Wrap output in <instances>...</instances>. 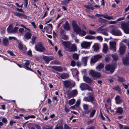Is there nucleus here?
Instances as JSON below:
<instances>
[{"instance_id": "nucleus-1", "label": "nucleus", "mask_w": 129, "mask_h": 129, "mask_svg": "<svg viewBox=\"0 0 129 129\" xmlns=\"http://www.w3.org/2000/svg\"><path fill=\"white\" fill-rule=\"evenodd\" d=\"M110 33L112 35L116 36L122 35V34L121 31L115 26H113L110 31Z\"/></svg>"}, {"instance_id": "nucleus-2", "label": "nucleus", "mask_w": 129, "mask_h": 129, "mask_svg": "<svg viewBox=\"0 0 129 129\" xmlns=\"http://www.w3.org/2000/svg\"><path fill=\"white\" fill-rule=\"evenodd\" d=\"M35 50L40 52H43L45 51V49L43 46L42 43L40 42L37 43L35 47Z\"/></svg>"}, {"instance_id": "nucleus-3", "label": "nucleus", "mask_w": 129, "mask_h": 129, "mask_svg": "<svg viewBox=\"0 0 129 129\" xmlns=\"http://www.w3.org/2000/svg\"><path fill=\"white\" fill-rule=\"evenodd\" d=\"M63 84L66 88H72L75 86V83L72 81L66 80L63 81Z\"/></svg>"}, {"instance_id": "nucleus-4", "label": "nucleus", "mask_w": 129, "mask_h": 129, "mask_svg": "<svg viewBox=\"0 0 129 129\" xmlns=\"http://www.w3.org/2000/svg\"><path fill=\"white\" fill-rule=\"evenodd\" d=\"M84 109V113L85 114H89L90 112L91 108V106L87 104H84L83 106Z\"/></svg>"}, {"instance_id": "nucleus-5", "label": "nucleus", "mask_w": 129, "mask_h": 129, "mask_svg": "<svg viewBox=\"0 0 129 129\" xmlns=\"http://www.w3.org/2000/svg\"><path fill=\"white\" fill-rule=\"evenodd\" d=\"M95 99L92 93H90L88 96L84 98L83 100L86 102H92L94 101Z\"/></svg>"}, {"instance_id": "nucleus-6", "label": "nucleus", "mask_w": 129, "mask_h": 129, "mask_svg": "<svg viewBox=\"0 0 129 129\" xmlns=\"http://www.w3.org/2000/svg\"><path fill=\"white\" fill-rule=\"evenodd\" d=\"M122 29L123 30L125 33L126 34H129V27L127 25V23L125 22H122L121 24Z\"/></svg>"}, {"instance_id": "nucleus-7", "label": "nucleus", "mask_w": 129, "mask_h": 129, "mask_svg": "<svg viewBox=\"0 0 129 129\" xmlns=\"http://www.w3.org/2000/svg\"><path fill=\"white\" fill-rule=\"evenodd\" d=\"M78 93V91L76 89H75L69 91L67 93V95L68 98L69 99L72 97L76 96Z\"/></svg>"}, {"instance_id": "nucleus-8", "label": "nucleus", "mask_w": 129, "mask_h": 129, "mask_svg": "<svg viewBox=\"0 0 129 129\" xmlns=\"http://www.w3.org/2000/svg\"><path fill=\"white\" fill-rule=\"evenodd\" d=\"M122 60L124 65L127 66L129 64V51L128 52L127 54L125 57L122 58Z\"/></svg>"}, {"instance_id": "nucleus-9", "label": "nucleus", "mask_w": 129, "mask_h": 129, "mask_svg": "<svg viewBox=\"0 0 129 129\" xmlns=\"http://www.w3.org/2000/svg\"><path fill=\"white\" fill-rule=\"evenodd\" d=\"M18 29V28L17 27H15L14 28H13L12 25H10L7 28V30L8 33H11L16 32Z\"/></svg>"}, {"instance_id": "nucleus-10", "label": "nucleus", "mask_w": 129, "mask_h": 129, "mask_svg": "<svg viewBox=\"0 0 129 129\" xmlns=\"http://www.w3.org/2000/svg\"><path fill=\"white\" fill-rule=\"evenodd\" d=\"M102 56L101 55H97L93 56L90 60V63H95L98 60L101 58Z\"/></svg>"}, {"instance_id": "nucleus-11", "label": "nucleus", "mask_w": 129, "mask_h": 129, "mask_svg": "<svg viewBox=\"0 0 129 129\" xmlns=\"http://www.w3.org/2000/svg\"><path fill=\"white\" fill-rule=\"evenodd\" d=\"M103 26H101L98 28L97 31L98 33H101L105 36H108V34L107 32V30L106 28L102 29Z\"/></svg>"}, {"instance_id": "nucleus-12", "label": "nucleus", "mask_w": 129, "mask_h": 129, "mask_svg": "<svg viewBox=\"0 0 129 129\" xmlns=\"http://www.w3.org/2000/svg\"><path fill=\"white\" fill-rule=\"evenodd\" d=\"M80 86L81 90H82L86 89L90 90L91 89L90 87L85 83H82L80 84Z\"/></svg>"}, {"instance_id": "nucleus-13", "label": "nucleus", "mask_w": 129, "mask_h": 129, "mask_svg": "<svg viewBox=\"0 0 129 129\" xmlns=\"http://www.w3.org/2000/svg\"><path fill=\"white\" fill-rule=\"evenodd\" d=\"M77 51V48L76 45L75 44H71V45L69 47L67 51L69 52H74Z\"/></svg>"}, {"instance_id": "nucleus-14", "label": "nucleus", "mask_w": 129, "mask_h": 129, "mask_svg": "<svg viewBox=\"0 0 129 129\" xmlns=\"http://www.w3.org/2000/svg\"><path fill=\"white\" fill-rule=\"evenodd\" d=\"M72 26L74 31L76 33L78 34L80 29L77 26V24L74 21H73L72 22Z\"/></svg>"}, {"instance_id": "nucleus-15", "label": "nucleus", "mask_w": 129, "mask_h": 129, "mask_svg": "<svg viewBox=\"0 0 129 129\" xmlns=\"http://www.w3.org/2000/svg\"><path fill=\"white\" fill-rule=\"evenodd\" d=\"M90 74L93 77H100L101 75L100 73L98 72L93 70H91L90 71Z\"/></svg>"}, {"instance_id": "nucleus-16", "label": "nucleus", "mask_w": 129, "mask_h": 129, "mask_svg": "<svg viewBox=\"0 0 129 129\" xmlns=\"http://www.w3.org/2000/svg\"><path fill=\"white\" fill-rule=\"evenodd\" d=\"M91 45V43L89 42L84 41L81 44V47L83 48L87 49Z\"/></svg>"}, {"instance_id": "nucleus-17", "label": "nucleus", "mask_w": 129, "mask_h": 129, "mask_svg": "<svg viewBox=\"0 0 129 129\" xmlns=\"http://www.w3.org/2000/svg\"><path fill=\"white\" fill-rule=\"evenodd\" d=\"M105 68L107 71H110L111 73H112L114 71L115 68L114 67L110 64H108L105 66Z\"/></svg>"}, {"instance_id": "nucleus-18", "label": "nucleus", "mask_w": 129, "mask_h": 129, "mask_svg": "<svg viewBox=\"0 0 129 129\" xmlns=\"http://www.w3.org/2000/svg\"><path fill=\"white\" fill-rule=\"evenodd\" d=\"M42 59L46 62V63L48 64L49 61L54 59V57L52 56H44L43 57Z\"/></svg>"}, {"instance_id": "nucleus-19", "label": "nucleus", "mask_w": 129, "mask_h": 129, "mask_svg": "<svg viewBox=\"0 0 129 129\" xmlns=\"http://www.w3.org/2000/svg\"><path fill=\"white\" fill-rule=\"evenodd\" d=\"M110 47V48L113 50L114 52L116 50V42L115 41L111 42L109 43Z\"/></svg>"}, {"instance_id": "nucleus-20", "label": "nucleus", "mask_w": 129, "mask_h": 129, "mask_svg": "<svg viewBox=\"0 0 129 129\" xmlns=\"http://www.w3.org/2000/svg\"><path fill=\"white\" fill-rule=\"evenodd\" d=\"M62 43L65 48V50L67 51L71 43L69 42H66L63 41H62Z\"/></svg>"}, {"instance_id": "nucleus-21", "label": "nucleus", "mask_w": 129, "mask_h": 129, "mask_svg": "<svg viewBox=\"0 0 129 129\" xmlns=\"http://www.w3.org/2000/svg\"><path fill=\"white\" fill-rule=\"evenodd\" d=\"M62 43L65 48V50L67 51L71 43L69 42H66L63 41H62Z\"/></svg>"}, {"instance_id": "nucleus-22", "label": "nucleus", "mask_w": 129, "mask_h": 129, "mask_svg": "<svg viewBox=\"0 0 129 129\" xmlns=\"http://www.w3.org/2000/svg\"><path fill=\"white\" fill-rule=\"evenodd\" d=\"M125 46L121 45L120 46L119 52L120 54H123L125 53Z\"/></svg>"}, {"instance_id": "nucleus-23", "label": "nucleus", "mask_w": 129, "mask_h": 129, "mask_svg": "<svg viewBox=\"0 0 129 129\" xmlns=\"http://www.w3.org/2000/svg\"><path fill=\"white\" fill-rule=\"evenodd\" d=\"M116 103L117 104H120L122 101V100L121 99L120 96L117 95L115 98Z\"/></svg>"}, {"instance_id": "nucleus-24", "label": "nucleus", "mask_w": 129, "mask_h": 129, "mask_svg": "<svg viewBox=\"0 0 129 129\" xmlns=\"http://www.w3.org/2000/svg\"><path fill=\"white\" fill-rule=\"evenodd\" d=\"M88 58V56H85L82 57V61L84 63V66H86V63Z\"/></svg>"}, {"instance_id": "nucleus-25", "label": "nucleus", "mask_w": 129, "mask_h": 129, "mask_svg": "<svg viewBox=\"0 0 129 129\" xmlns=\"http://www.w3.org/2000/svg\"><path fill=\"white\" fill-rule=\"evenodd\" d=\"M104 18L107 19L108 20H110L111 19H115V18H114L112 16H109L108 15L106 14H105L103 15V17Z\"/></svg>"}, {"instance_id": "nucleus-26", "label": "nucleus", "mask_w": 129, "mask_h": 129, "mask_svg": "<svg viewBox=\"0 0 129 129\" xmlns=\"http://www.w3.org/2000/svg\"><path fill=\"white\" fill-rule=\"evenodd\" d=\"M83 79L84 80L85 82L88 83H90L91 82V79L86 76H84L83 77Z\"/></svg>"}, {"instance_id": "nucleus-27", "label": "nucleus", "mask_w": 129, "mask_h": 129, "mask_svg": "<svg viewBox=\"0 0 129 129\" xmlns=\"http://www.w3.org/2000/svg\"><path fill=\"white\" fill-rule=\"evenodd\" d=\"M103 46V52L104 53L106 54V53L108 49V48L107 46V45L105 43L104 44Z\"/></svg>"}, {"instance_id": "nucleus-28", "label": "nucleus", "mask_w": 129, "mask_h": 129, "mask_svg": "<svg viewBox=\"0 0 129 129\" xmlns=\"http://www.w3.org/2000/svg\"><path fill=\"white\" fill-rule=\"evenodd\" d=\"M78 34L80 36H83L86 35V32L82 29H80L79 33Z\"/></svg>"}, {"instance_id": "nucleus-29", "label": "nucleus", "mask_w": 129, "mask_h": 129, "mask_svg": "<svg viewBox=\"0 0 129 129\" xmlns=\"http://www.w3.org/2000/svg\"><path fill=\"white\" fill-rule=\"evenodd\" d=\"M60 77L62 79H65L67 78L69 76V75L66 73H64L62 74H60Z\"/></svg>"}, {"instance_id": "nucleus-30", "label": "nucleus", "mask_w": 129, "mask_h": 129, "mask_svg": "<svg viewBox=\"0 0 129 129\" xmlns=\"http://www.w3.org/2000/svg\"><path fill=\"white\" fill-rule=\"evenodd\" d=\"M3 44L4 46H7L9 44L8 39L6 38H3Z\"/></svg>"}, {"instance_id": "nucleus-31", "label": "nucleus", "mask_w": 129, "mask_h": 129, "mask_svg": "<svg viewBox=\"0 0 129 129\" xmlns=\"http://www.w3.org/2000/svg\"><path fill=\"white\" fill-rule=\"evenodd\" d=\"M117 113L121 114L123 112V110L122 108L119 107L116 109Z\"/></svg>"}, {"instance_id": "nucleus-32", "label": "nucleus", "mask_w": 129, "mask_h": 129, "mask_svg": "<svg viewBox=\"0 0 129 129\" xmlns=\"http://www.w3.org/2000/svg\"><path fill=\"white\" fill-rule=\"evenodd\" d=\"M53 68L59 72H62L63 70L62 68L60 66L54 67Z\"/></svg>"}, {"instance_id": "nucleus-33", "label": "nucleus", "mask_w": 129, "mask_h": 129, "mask_svg": "<svg viewBox=\"0 0 129 129\" xmlns=\"http://www.w3.org/2000/svg\"><path fill=\"white\" fill-rule=\"evenodd\" d=\"M104 66V65L102 63H101L96 67V69L98 71H100L102 69Z\"/></svg>"}, {"instance_id": "nucleus-34", "label": "nucleus", "mask_w": 129, "mask_h": 129, "mask_svg": "<svg viewBox=\"0 0 129 129\" xmlns=\"http://www.w3.org/2000/svg\"><path fill=\"white\" fill-rule=\"evenodd\" d=\"M66 30H69L70 29V27L67 21L65 22L64 25L63 27Z\"/></svg>"}, {"instance_id": "nucleus-35", "label": "nucleus", "mask_w": 129, "mask_h": 129, "mask_svg": "<svg viewBox=\"0 0 129 129\" xmlns=\"http://www.w3.org/2000/svg\"><path fill=\"white\" fill-rule=\"evenodd\" d=\"M119 127L120 129H129V127L128 126L123 125L120 124H119Z\"/></svg>"}, {"instance_id": "nucleus-36", "label": "nucleus", "mask_w": 129, "mask_h": 129, "mask_svg": "<svg viewBox=\"0 0 129 129\" xmlns=\"http://www.w3.org/2000/svg\"><path fill=\"white\" fill-rule=\"evenodd\" d=\"M125 80V79L123 77L118 76V79H117L118 81L122 82H124Z\"/></svg>"}, {"instance_id": "nucleus-37", "label": "nucleus", "mask_w": 129, "mask_h": 129, "mask_svg": "<svg viewBox=\"0 0 129 129\" xmlns=\"http://www.w3.org/2000/svg\"><path fill=\"white\" fill-rule=\"evenodd\" d=\"M92 47L94 51H98L99 50V46L96 44H94L93 46Z\"/></svg>"}, {"instance_id": "nucleus-38", "label": "nucleus", "mask_w": 129, "mask_h": 129, "mask_svg": "<svg viewBox=\"0 0 129 129\" xmlns=\"http://www.w3.org/2000/svg\"><path fill=\"white\" fill-rule=\"evenodd\" d=\"M31 34L29 33H26L25 34V38L26 39H29L31 38Z\"/></svg>"}, {"instance_id": "nucleus-39", "label": "nucleus", "mask_w": 129, "mask_h": 129, "mask_svg": "<svg viewBox=\"0 0 129 129\" xmlns=\"http://www.w3.org/2000/svg\"><path fill=\"white\" fill-rule=\"evenodd\" d=\"M50 63L52 64H60V63L59 61L57 60H54L51 62Z\"/></svg>"}, {"instance_id": "nucleus-40", "label": "nucleus", "mask_w": 129, "mask_h": 129, "mask_svg": "<svg viewBox=\"0 0 129 129\" xmlns=\"http://www.w3.org/2000/svg\"><path fill=\"white\" fill-rule=\"evenodd\" d=\"M85 38L86 39L89 40L94 39L95 38V37L94 36L90 35L86 36L85 37Z\"/></svg>"}, {"instance_id": "nucleus-41", "label": "nucleus", "mask_w": 129, "mask_h": 129, "mask_svg": "<svg viewBox=\"0 0 129 129\" xmlns=\"http://www.w3.org/2000/svg\"><path fill=\"white\" fill-rule=\"evenodd\" d=\"M55 129H63V127L61 124H58L56 126Z\"/></svg>"}, {"instance_id": "nucleus-42", "label": "nucleus", "mask_w": 129, "mask_h": 129, "mask_svg": "<svg viewBox=\"0 0 129 129\" xmlns=\"http://www.w3.org/2000/svg\"><path fill=\"white\" fill-rule=\"evenodd\" d=\"M36 38V37L35 36H33L31 38V41H30V42L33 45H34L35 43V40Z\"/></svg>"}, {"instance_id": "nucleus-43", "label": "nucleus", "mask_w": 129, "mask_h": 129, "mask_svg": "<svg viewBox=\"0 0 129 129\" xmlns=\"http://www.w3.org/2000/svg\"><path fill=\"white\" fill-rule=\"evenodd\" d=\"M75 101V100L74 99H72L69 100V103L70 105L73 104Z\"/></svg>"}, {"instance_id": "nucleus-44", "label": "nucleus", "mask_w": 129, "mask_h": 129, "mask_svg": "<svg viewBox=\"0 0 129 129\" xmlns=\"http://www.w3.org/2000/svg\"><path fill=\"white\" fill-rule=\"evenodd\" d=\"M73 57L74 59L77 60L79 58V56L77 53H75L73 54Z\"/></svg>"}, {"instance_id": "nucleus-45", "label": "nucleus", "mask_w": 129, "mask_h": 129, "mask_svg": "<svg viewBox=\"0 0 129 129\" xmlns=\"http://www.w3.org/2000/svg\"><path fill=\"white\" fill-rule=\"evenodd\" d=\"M18 47L21 50L23 49V47L22 43L20 42L18 44Z\"/></svg>"}, {"instance_id": "nucleus-46", "label": "nucleus", "mask_w": 129, "mask_h": 129, "mask_svg": "<svg viewBox=\"0 0 129 129\" xmlns=\"http://www.w3.org/2000/svg\"><path fill=\"white\" fill-rule=\"evenodd\" d=\"M113 89L118 91H120V88L118 86H117L113 88Z\"/></svg>"}, {"instance_id": "nucleus-47", "label": "nucleus", "mask_w": 129, "mask_h": 129, "mask_svg": "<svg viewBox=\"0 0 129 129\" xmlns=\"http://www.w3.org/2000/svg\"><path fill=\"white\" fill-rule=\"evenodd\" d=\"M80 103V99L77 100L74 106H75L77 107H78Z\"/></svg>"}, {"instance_id": "nucleus-48", "label": "nucleus", "mask_w": 129, "mask_h": 129, "mask_svg": "<svg viewBox=\"0 0 129 129\" xmlns=\"http://www.w3.org/2000/svg\"><path fill=\"white\" fill-rule=\"evenodd\" d=\"M112 56L113 59L115 60H117L118 59V56L116 54H114L112 55Z\"/></svg>"}, {"instance_id": "nucleus-49", "label": "nucleus", "mask_w": 129, "mask_h": 129, "mask_svg": "<svg viewBox=\"0 0 129 129\" xmlns=\"http://www.w3.org/2000/svg\"><path fill=\"white\" fill-rule=\"evenodd\" d=\"M61 37L62 39L64 40H67L68 39V38L67 36L64 35H62L61 36Z\"/></svg>"}, {"instance_id": "nucleus-50", "label": "nucleus", "mask_w": 129, "mask_h": 129, "mask_svg": "<svg viewBox=\"0 0 129 129\" xmlns=\"http://www.w3.org/2000/svg\"><path fill=\"white\" fill-rule=\"evenodd\" d=\"M88 33L89 34L92 35L95 34L96 33L94 31L89 30L88 31Z\"/></svg>"}, {"instance_id": "nucleus-51", "label": "nucleus", "mask_w": 129, "mask_h": 129, "mask_svg": "<svg viewBox=\"0 0 129 129\" xmlns=\"http://www.w3.org/2000/svg\"><path fill=\"white\" fill-rule=\"evenodd\" d=\"M95 112V111L94 110H93L90 113V117H92L94 115Z\"/></svg>"}, {"instance_id": "nucleus-52", "label": "nucleus", "mask_w": 129, "mask_h": 129, "mask_svg": "<svg viewBox=\"0 0 129 129\" xmlns=\"http://www.w3.org/2000/svg\"><path fill=\"white\" fill-rule=\"evenodd\" d=\"M97 39L99 41H102L103 40V38L102 37L100 36H98L96 37Z\"/></svg>"}, {"instance_id": "nucleus-53", "label": "nucleus", "mask_w": 129, "mask_h": 129, "mask_svg": "<svg viewBox=\"0 0 129 129\" xmlns=\"http://www.w3.org/2000/svg\"><path fill=\"white\" fill-rule=\"evenodd\" d=\"M71 65L72 67H74L76 65V62L74 60H72L71 62Z\"/></svg>"}, {"instance_id": "nucleus-54", "label": "nucleus", "mask_w": 129, "mask_h": 129, "mask_svg": "<svg viewBox=\"0 0 129 129\" xmlns=\"http://www.w3.org/2000/svg\"><path fill=\"white\" fill-rule=\"evenodd\" d=\"M117 20L115 21H111L109 22V24H114L117 23Z\"/></svg>"}, {"instance_id": "nucleus-55", "label": "nucleus", "mask_w": 129, "mask_h": 129, "mask_svg": "<svg viewBox=\"0 0 129 129\" xmlns=\"http://www.w3.org/2000/svg\"><path fill=\"white\" fill-rule=\"evenodd\" d=\"M125 19V17H122L119 18L117 19L116 20L117 21V22L119 21L122 20H123Z\"/></svg>"}, {"instance_id": "nucleus-56", "label": "nucleus", "mask_w": 129, "mask_h": 129, "mask_svg": "<svg viewBox=\"0 0 129 129\" xmlns=\"http://www.w3.org/2000/svg\"><path fill=\"white\" fill-rule=\"evenodd\" d=\"M129 41V40H127L126 39H124L123 40V42L126 44L128 45V43Z\"/></svg>"}, {"instance_id": "nucleus-57", "label": "nucleus", "mask_w": 129, "mask_h": 129, "mask_svg": "<svg viewBox=\"0 0 129 129\" xmlns=\"http://www.w3.org/2000/svg\"><path fill=\"white\" fill-rule=\"evenodd\" d=\"M64 129H71V128H70L67 124H65L64 125Z\"/></svg>"}, {"instance_id": "nucleus-58", "label": "nucleus", "mask_w": 129, "mask_h": 129, "mask_svg": "<svg viewBox=\"0 0 129 129\" xmlns=\"http://www.w3.org/2000/svg\"><path fill=\"white\" fill-rule=\"evenodd\" d=\"M64 110L67 113L69 112L70 111L69 109L67 108L66 106L65 107Z\"/></svg>"}, {"instance_id": "nucleus-59", "label": "nucleus", "mask_w": 129, "mask_h": 129, "mask_svg": "<svg viewBox=\"0 0 129 129\" xmlns=\"http://www.w3.org/2000/svg\"><path fill=\"white\" fill-rule=\"evenodd\" d=\"M129 85V84L128 83H127V85L125 84L124 83L123 84V85L124 86L125 89H127V88Z\"/></svg>"}, {"instance_id": "nucleus-60", "label": "nucleus", "mask_w": 129, "mask_h": 129, "mask_svg": "<svg viewBox=\"0 0 129 129\" xmlns=\"http://www.w3.org/2000/svg\"><path fill=\"white\" fill-rule=\"evenodd\" d=\"M105 59L106 61V62H108L109 60V56L106 57L105 58Z\"/></svg>"}, {"instance_id": "nucleus-61", "label": "nucleus", "mask_w": 129, "mask_h": 129, "mask_svg": "<svg viewBox=\"0 0 129 129\" xmlns=\"http://www.w3.org/2000/svg\"><path fill=\"white\" fill-rule=\"evenodd\" d=\"M27 54L29 56H31L32 55L31 51L30 50L28 51L27 52Z\"/></svg>"}, {"instance_id": "nucleus-62", "label": "nucleus", "mask_w": 129, "mask_h": 129, "mask_svg": "<svg viewBox=\"0 0 129 129\" xmlns=\"http://www.w3.org/2000/svg\"><path fill=\"white\" fill-rule=\"evenodd\" d=\"M7 119L5 118H3L2 120V122L4 123H6L7 122Z\"/></svg>"}, {"instance_id": "nucleus-63", "label": "nucleus", "mask_w": 129, "mask_h": 129, "mask_svg": "<svg viewBox=\"0 0 129 129\" xmlns=\"http://www.w3.org/2000/svg\"><path fill=\"white\" fill-rule=\"evenodd\" d=\"M114 79L113 78H112L110 79H108V80L111 83H112L114 81Z\"/></svg>"}, {"instance_id": "nucleus-64", "label": "nucleus", "mask_w": 129, "mask_h": 129, "mask_svg": "<svg viewBox=\"0 0 129 129\" xmlns=\"http://www.w3.org/2000/svg\"><path fill=\"white\" fill-rule=\"evenodd\" d=\"M24 30V29L23 28H21L19 29V33H22Z\"/></svg>"}]
</instances>
